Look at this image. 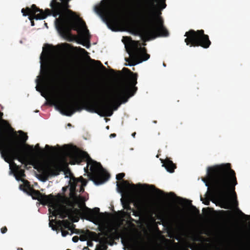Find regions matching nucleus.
Listing matches in <instances>:
<instances>
[{"label": "nucleus", "mask_w": 250, "mask_h": 250, "mask_svg": "<svg viewBox=\"0 0 250 250\" xmlns=\"http://www.w3.org/2000/svg\"><path fill=\"white\" fill-rule=\"evenodd\" d=\"M124 69L128 71L130 75L127 82L118 85L113 91L110 96L113 103L103 101L106 97V91L104 88H100L94 92L95 100L90 102L85 101L83 106L78 102L64 101L56 98L54 99L56 108L62 114L67 116H71L76 111H81L82 109L102 116H111L113 110H116L122 103H126L137 90V87L135 86L137 83V75L127 68H124Z\"/></svg>", "instance_id": "obj_1"}, {"label": "nucleus", "mask_w": 250, "mask_h": 250, "mask_svg": "<svg viewBox=\"0 0 250 250\" xmlns=\"http://www.w3.org/2000/svg\"><path fill=\"white\" fill-rule=\"evenodd\" d=\"M135 0L133 3L137 8V16L143 25L136 28L137 32L141 37L155 39L157 37H167L168 32L164 25V20L161 16V11L167 6L166 0H156L157 4L152 0L147 5L140 9V2Z\"/></svg>", "instance_id": "obj_2"}, {"label": "nucleus", "mask_w": 250, "mask_h": 250, "mask_svg": "<svg viewBox=\"0 0 250 250\" xmlns=\"http://www.w3.org/2000/svg\"><path fill=\"white\" fill-rule=\"evenodd\" d=\"M203 181L208 187L211 196H218L228 200L231 196L234 199L236 207L238 206L235 187L237 181L235 171L231 169L229 163L208 167L207 177Z\"/></svg>", "instance_id": "obj_3"}, {"label": "nucleus", "mask_w": 250, "mask_h": 250, "mask_svg": "<svg viewBox=\"0 0 250 250\" xmlns=\"http://www.w3.org/2000/svg\"><path fill=\"white\" fill-rule=\"evenodd\" d=\"M52 0L50 6L51 8V15L56 18L55 23L57 30L63 36L70 35L71 30L77 31L84 39H89L90 35L85 22L77 16L72 10L69 9V0Z\"/></svg>", "instance_id": "obj_4"}, {"label": "nucleus", "mask_w": 250, "mask_h": 250, "mask_svg": "<svg viewBox=\"0 0 250 250\" xmlns=\"http://www.w3.org/2000/svg\"><path fill=\"white\" fill-rule=\"evenodd\" d=\"M66 156L69 158L71 165L80 164L82 162L86 161L87 170L84 168L85 171L87 172L90 166L91 172L90 179L96 185L102 184L109 178V174L104 171L100 163L93 160L86 152L81 150L76 146L73 149L67 150Z\"/></svg>", "instance_id": "obj_5"}, {"label": "nucleus", "mask_w": 250, "mask_h": 250, "mask_svg": "<svg viewBox=\"0 0 250 250\" xmlns=\"http://www.w3.org/2000/svg\"><path fill=\"white\" fill-rule=\"evenodd\" d=\"M17 137L16 132H15L14 135H3L0 139L1 146H0V151L2 149H4V153L6 155L4 159L8 163L17 159L24 163L27 160L24 146L16 140L15 138Z\"/></svg>", "instance_id": "obj_6"}, {"label": "nucleus", "mask_w": 250, "mask_h": 250, "mask_svg": "<svg viewBox=\"0 0 250 250\" xmlns=\"http://www.w3.org/2000/svg\"><path fill=\"white\" fill-rule=\"evenodd\" d=\"M185 36L187 37L185 39L186 44L190 47L201 46L204 48H208L211 44L208 36L205 34L202 29L197 31L190 29L186 32Z\"/></svg>", "instance_id": "obj_7"}, {"label": "nucleus", "mask_w": 250, "mask_h": 250, "mask_svg": "<svg viewBox=\"0 0 250 250\" xmlns=\"http://www.w3.org/2000/svg\"><path fill=\"white\" fill-rule=\"evenodd\" d=\"M139 43L137 41H133L130 44V50L127 51L129 58L125 59L129 66L135 65L150 58V55L146 52V48L139 47ZM125 65L127 64H125Z\"/></svg>", "instance_id": "obj_8"}, {"label": "nucleus", "mask_w": 250, "mask_h": 250, "mask_svg": "<svg viewBox=\"0 0 250 250\" xmlns=\"http://www.w3.org/2000/svg\"><path fill=\"white\" fill-rule=\"evenodd\" d=\"M21 13L23 16H29L28 19L31 21V26H34V19L43 20L47 16L51 15V10L49 9H45L43 11L42 9L37 7L35 4H32L31 8L26 7L21 9Z\"/></svg>", "instance_id": "obj_9"}, {"label": "nucleus", "mask_w": 250, "mask_h": 250, "mask_svg": "<svg viewBox=\"0 0 250 250\" xmlns=\"http://www.w3.org/2000/svg\"><path fill=\"white\" fill-rule=\"evenodd\" d=\"M38 171L42 173V181L44 182L48 180L50 176H57L60 174L62 168L59 165L56 164H50L48 163L42 164L38 167H34Z\"/></svg>", "instance_id": "obj_10"}, {"label": "nucleus", "mask_w": 250, "mask_h": 250, "mask_svg": "<svg viewBox=\"0 0 250 250\" xmlns=\"http://www.w3.org/2000/svg\"><path fill=\"white\" fill-rule=\"evenodd\" d=\"M61 201L63 203L69 202V200L67 197L58 194L49 205V207L53 210L52 214L54 216L59 215L61 219H64L67 217L68 213L58 204L59 202Z\"/></svg>", "instance_id": "obj_11"}, {"label": "nucleus", "mask_w": 250, "mask_h": 250, "mask_svg": "<svg viewBox=\"0 0 250 250\" xmlns=\"http://www.w3.org/2000/svg\"><path fill=\"white\" fill-rule=\"evenodd\" d=\"M117 186L118 188H121V192H122L123 190H129L130 188V187H131L132 188V189L135 191H137L136 188H137L145 190H150L153 189L155 190L158 193L164 194L163 191L158 188H156L153 185H148L146 184H138L137 185L132 184L130 185L128 181L126 180H123L121 184V186H120L119 184L117 183Z\"/></svg>", "instance_id": "obj_12"}, {"label": "nucleus", "mask_w": 250, "mask_h": 250, "mask_svg": "<svg viewBox=\"0 0 250 250\" xmlns=\"http://www.w3.org/2000/svg\"><path fill=\"white\" fill-rule=\"evenodd\" d=\"M29 194L33 199L38 200L42 205L48 206L56 197L52 194L48 195L42 194L39 190L34 188H31Z\"/></svg>", "instance_id": "obj_13"}, {"label": "nucleus", "mask_w": 250, "mask_h": 250, "mask_svg": "<svg viewBox=\"0 0 250 250\" xmlns=\"http://www.w3.org/2000/svg\"><path fill=\"white\" fill-rule=\"evenodd\" d=\"M79 183H81L80 192H83L84 191L83 187L86 185L87 181L82 176L79 178H76L73 176L70 178L69 181L70 196H72L75 194L76 191V187Z\"/></svg>", "instance_id": "obj_14"}, {"label": "nucleus", "mask_w": 250, "mask_h": 250, "mask_svg": "<svg viewBox=\"0 0 250 250\" xmlns=\"http://www.w3.org/2000/svg\"><path fill=\"white\" fill-rule=\"evenodd\" d=\"M83 208L82 213L84 215V219L91 222H94L98 219V215L101 214L100 212V208H95L93 209L88 208L85 206L84 203H83Z\"/></svg>", "instance_id": "obj_15"}, {"label": "nucleus", "mask_w": 250, "mask_h": 250, "mask_svg": "<svg viewBox=\"0 0 250 250\" xmlns=\"http://www.w3.org/2000/svg\"><path fill=\"white\" fill-rule=\"evenodd\" d=\"M52 81L50 72L48 68L44 70L43 76L41 79L38 78L36 80L37 85L36 86V90L38 91L41 92L44 87L45 84L50 83Z\"/></svg>", "instance_id": "obj_16"}, {"label": "nucleus", "mask_w": 250, "mask_h": 250, "mask_svg": "<svg viewBox=\"0 0 250 250\" xmlns=\"http://www.w3.org/2000/svg\"><path fill=\"white\" fill-rule=\"evenodd\" d=\"M59 226L65 229H68L69 230H71L72 233H78V229H75V225L71 224L68 220H63L62 221L59 220L58 222Z\"/></svg>", "instance_id": "obj_17"}, {"label": "nucleus", "mask_w": 250, "mask_h": 250, "mask_svg": "<svg viewBox=\"0 0 250 250\" xmlns=\"http://www.w3.org/2000/svg\"><path fill=\"white\" fill-rule=\"evenodd\" d=\"M163 166L170 173H173L174 171V169L176 168V165L172 161L167 159L164 161Z\"/></svg>", "instance_id": "obj_18"}, {"label": "nucleus", "mask_w": 250, "mask_h": 250, "mask_svg": "<svg viewBox=\"0 0 250 250\" xmlns=\"http://www.w3.org/2000/svg\"><path fill=\"white\" fill-rule=\"evenodd\" d=\"M121 202L124 209L126 210V211L133 210V208L130 207L131 203V200L129 196H126L125 198L121 199Z\"/></svg>", "instance_id": "obj_19"}, {"label": "nucleus", "mask_w": 250, "mask_h": 250, "mask_svg": "<svg viewBox=\"0 0 250 250\" xmlns=\"http://www.w3.org/2000/svg\"><path fill=\"white\" fill-rule=\"evenodd\" d=\"M83 202L79 204V207L82 209V210L77 208H71L68 209V212L72 215H81L82 218H84V215L82 213L83 210Z\"/></svg>", "instance_id": "obj_20"}, {"label": "nucleus", "mask_w": 250, "mask_h": 250, "mask_svg": "<svg viewBox=\"0 0 250 250\" xmlns=\"http://www.w3.org/2000/svg\"><path fill=\"white\" fill-rule=\"evenodd\" d=\"M99 230L101 231V232L98 233V234L99 238L101 235H104L109 238H112L113 234L111 233V229L107 228L106 227H104V228H100Z\"/></svg>", "instance_id": "obj_21"}, {"label": "nucleus", "mask_w": 250, "mask_h": 250, "mask_svg": "<svg viewBox=\"0 0 250 250\" xmlns=\"http://www.w3.org/2000/svg\"><path fill=\"white\" fill-rule=\"evenodd\" d=\"M12 166L14 167L12 171L13 172H14V173L23 178L25 177L24 170L21 169L20 166L17 165L16 164H15L14 162L13 163Z\"/></svg>", "instance_id": "obj_22"}, {"label": "nucleus", "mask_w": 250, "mask_h": 250, "mask_svg": "<svg viewBox=\"0 0 250 250\" xmlns=\"http://www.w3.org/2000/svg\"><path fill=\"white\" fill-rule=\"evenodd\" d=\"M87 58L88 59L89 62L94 66L99 67L101 69H102L103 70H106V68L103 65V64L100 61L92 59L90 58L89 56H87Z\"/></svg>", "instance_id": "obj_23"}, {"label": "nucleus", "mask_w": 250, "mask_h": 250, "mask_svg": "<svg viewBox=\"0 0 250 250\" xmlns=\"http://www.w3.org/2000/svg\"><path fill=\"white\" fill-rule=\"evenodd\" d=\"M20 134V139L22 144L24 143L28 139V136L26 134H25L24 132L21 130H20L18 131Z\"/></svg>", "instance_id": "obj_24"}, {"label": "nucleus", "mask_w": 250, "mask_h": 250, "mask_svg": "<svg viewBox=\"0 0 250 250\" xmlns=\"http://www.w3.org/2000/svg\"><path fill=\"white\" fill-rule=\"evenodd\" d=\"M14 176L15 177L17 181H21V182H22L23 183V184L25 185V186H27V187L30 186L29 182L27 180L24 179L23 177H21L20 176H19L15 173H14Z\"/></svg>", "instance_id": "obj_25"}, {"label": "nucleus", "mask_w": 250, "mask_h": 250, "mask_svg": "<svg viewBox=\"0 0 250 250\" xmlns=\"http://www.w3.org/2000/svg\"><path fill=\"white\" fill-rule=\"evenodd\" d=\"M45 149L47 151H49L51 154H55L56 153V150L55 147L52 146H50L48 145H46L45 146Z\"/></svg>", "instance_id": "obj_26"}, {"label": "nucleus", "mask_w": 250, "mask_h": 250, "mask_svg": "<svg viewBox=\"0 0 250 250\" xmlns=\"http://www.w3.org/2000/svg\"><path fill=\"white\" fill-rule=\"evenodd\" d=\"M125 215L126 216L127 219L130 220V221H134V220L131 217L130 212L126 211L125 212Z\"/></svg>", "instance_id": "obj_27"}, {"label": "nucleus", "mask_w": 250, "mask_h": 250, "mask_svg": "<svg viewBox=\"0 0 250 250\" xmlns=\"http://www.w3.org/2000/svg\"><path fill=\"white\" fill-rule=\"evenodd\" d=\"M125 176L124 173H120L116 175V179L117 180H121Z\"/></svg>", "instance_id": "obj_28"}, {"label": "nucleus", "mask_w": 250, "mask_h": 250, "mask_svg": "<svg viewBox=\"0 0 250 250\" xmlns=\"http://www.w3.org/2000/svg\"><path fill=\"white\" fill-rule=\"evenodd\" d=\"M36 149H37L40 151V153H43L44 151V150L41 148L40 146V145L39 144H37L35 147Z\"/></svg>", "instance_id": "obj_29"}, {"label": "nucleus", "mask_w": 250, "mask_h": 250, "mask_svg": "<svg viewBox=\"0 0 250 250\" xmlns=\"http://www.w3.org/2000/svg\"><path fill=\"white\" fill-rule=\"evenodd\" d=\"M201 200L203 201V203L206 205H209L210 204V200L206 198L203 200V198L201 196Z\"/></svg>", "instance_id": "obj_30"}, {"label": "nucleus", "mask_w": 250, "mask_h": 250, "mask_svg": "<svg viewBox=\"0 0 250 250\" xmlns=\"http://www.w3.org/2000/svg\"><path fill=\"white\" fill-rule=\"evenodd\" d=\"M107 246L105 245H102L100 246L97 250H107Z\"/></svg>", "instance_id": "obj_31"}, {"label": "nucleus", "mask_w": 250, "mask_h": 250, "mask_svg": "<svg viewBox=\"0 0 250 250\" xmlns=\"http://www.w3.org/2000/svg\"><path fill=\"white\" fill-rule=\"evenodd\" d=\"M61 232H62V235L63 237H65L69 234V232L67 230L62 229Z\"/></svg>", "instance_id": "obj_32"}, {"label": "nucleus", "mask_w": 250, "mask_h": 250, "mask_svg": "<svg viewBox=\"0 0 250 250\" xmlns=\"http://www.w3.org/2000/svg\"><path fill=\"white\" fill-rule=\"evenodd\" d=\"M0 230H1V232L2 233H6V231H7V228L5 226V227H2V228Z\"/></svg>", "instance_id": "obj_33"}, {"label": "nucleus", "mask_w": 250, "mask_h": 250, "mask_svg": "<svg viewBox=\"0 0 250 250\" xmlns=\"http://www.w3.org/2000/svg\"><path fill=\"white\" fill-rule=\"evenodd\" d=\"M79 240V237L78 236H75L73 237V238H72V241L75 243L77 242Z\"/></svg>", "instance_id": "obj_34"}, {"label": "nucleus", "mask_w": 250, "mask_h": 250, "mask_svg": "<svg viewBox=\"0 0 250 250\" xmlns=\"http://www.w3.org/2000/svg\"><path fill=\"white\" fill-rule=\"evenodd\" d=\"M129 212H133V215L135 216H138V213L137 211H136L135 210H134V209H133V210H131L129 211Z\"/></svg>", "instance_id": "obj_35"}, {"label": "nucleus", "mask_w": 250, "mask_h": 250, "mask_svg": "<svg viewBox=\"0 0 250 250\" xmlns=\"http://www.w3.org/2000/svg\"><path fill=\"white\" fill-rule=\"evenodd\" d=\"M79 220V217L78 216H76L75 217H73V221L74 222H77Z\"/></svg>", "instance_id": "obj_36"}, {"label": "nucleus", "mask_w": 250, "mask_h": 250, "mask_svg": "<svg viewBox=\"0 0 250 250\" xmlns=\"http://www.w3.org/2000/svg\"><path fill=\"white\" fill-rule=\"evenodd\" d=\"M168 195L170 196V197H177L176 195L173 192H169L168 193Z\"/></svg>", "instance_id": "obj_37"}, {"label": "nucleus", "mask_w": 250, "mask_h": 250, "mask_svg": "<svg viewBox=\"0 0 250 250\" xmlns=\"http://www.w3.org/2000/svg\"><path fill=\"white\" fill-rule=\"evenodd\" d=\"M239 210V213L243 216H245V217H250V216H248V215H245L244 213H243L241 210Z\"/></svg>", "instance_id": "obj_38"}, {"label": "nucleus", "mask_w": 250, "mask_h": 250, "mask_svg": "<svg viewBox=\"0 0 250 250\" xmlns=\"http://www.w3.org/2000/svg\"><path fill=\"white\" fill-rule=\"evenodd\" d=\"M116 136V134L115 133H112L110 135V138H113Z\"/></svg>", "instance_id": "obj_39"}, {"label": "nucleus", "mask_w": 250, "mask_h": 250, "mask_svg": "<svg viewBox=\"0 0 250 250\" xmlns=\"http://www.w3.org/2000/svg\"><path fill=\"white\" fill-rule=\"evenodd\" d=\"M25 146H27V147H29L31 149V150H33V146H30L29 145H26Z\"/></svg>", "instance_id": "obj_40"}, {"label": "nucleus", "mask_w": 250, "mask_h": 250, "mask_svg": "<svg viewBox=\"0 0 250 250\" xmlns=\"http://www.w3.org/2000/svg\"><path fill=\"white\" fill-rule=\"evenodd\" d=\"M135 135H136V132H134L132 134V136L133 137V138H135Z\"/></svg>", "instance_id": "obj_41"}, {"label": "nucleus", "mask_w": 250, "mask_h": 250, "mask_svg": "<svg viewBox=\"0 0 250 250\" xmlns=\"http://www.w3.org/2000/svg\"><path fill=\"white\" fill-rule=\"evenodd\" d=\"M68 173H69V174L71 173V172H70V170H69V169L67 170V171L65 172V174H67Z\"/></svg>", "instance_id": "obj_42"}, {"label": "nucleus", "mask_w": 250, "mask_h": 250, "mask_svg": "<svg viewBox=\"0 0 250 250\" xmlns=\"http://www.w3.org/2000/svg\"><path fill=\"white\" fill-rule=\"evenodd\" d=\"M245 237L246 238H247V239H249V237L247 235H245Z\"/></svg>", "instance_id": "obj_43"}, {"label": "nucleus", "mask_w": 250, "mask_h": 250, "mask_svg": "<svg viewBox=\"0 0 250 250\" xmlns=\"http://www.w3.org/2000/svg\"><path fill=\"white\" fill-rule=\"evenodd\" d=\"M18 250H23V249H22V248H19L18 249Z\"/></svg>", "instance_id": "obj_44"}, {"label": "nucleus", "mask_w": 250, "mask_h": 250, "mask_svg": "<svg viewBox=\"0 0 250 250\" xmlns=\"http://www.w3.org/2000/svg\"><path fill=\"white\" fill-rule=\"evenodd\" d=\"M41 95H42V96L43 97H45V96H44V95L43 93H42Z\"/></svg>", "instance_id": "obj_45"}, {"label": "nucleus", "mask_w": 250, "mask_h": 250, "mask_svg": "<svg viewBox=\"0 0 250 250\" xmlns=\"http://www.w3.org/2000/svg\"><path fill=\"white\" fill-rule=\"evenodd\" d=\"M83 50L86 53H87V52L84 49H83Z\"/></svg>", "instance_id": "obj_46"}, {"label": "nucleus", "mask_w": 250, "mask_h": 250, "mask_svg": "<svg viewBox=\"0 0 250 250\" xmlns=\"http://www.w3.org/2000/svg\"><path fill=\"white\" fill-rule=\"evenodd\" d=\"M1 154H2V156H3V152H1Z\"/></svg>", "instance_id": "obj_47"}, {"label": "nucleus", "mask_w": 250, "mask_h": 250, "mask_svg": "<svg viewBox=\"0 0 250 250\" xmlns=\"http://www.w3.org/2000/svg\"><path fill=\"white\" fill-rule=\"evenodd\" d=\"M163 65H164V66H166V64H165V63H163Z\"/></svg>", "instance_id": "obj_48"}, {"label": "nucleus", "mask_w": 250, "mask_h": 250, "mask_svg": "<svg viewBox=\"0 0 250 250\" xmlns=\"http://www.w3.org/2000/svg\"><path fill=\"white\" fill-rule=\"evenodd\" d=\"M1 115H2V113L0 112V116H1Z\"/></svg>", "instance_id": "obj_49"}, {"label": "nucleus", "mask_w": 250, "mask_h": 250, "mask_svg": "<svg viewBox=\"0 0 250 250\" xmlns=\"http://www.w3.org/2000/svg\"><path fill=\"white\" fill-rule=\"evenodd\" d=\"M106 128H107V129H108V128H109V126H107L106 127Z\"/></svg>", "instance_id": "obj_50"}, {"label": "nucleus", "mask_w": 250, "mask_h": 250, "mask_svg": "<svg viewBox=\"0 0 250 250\" xmlns=\"http://www.w3.org/2000/svg\"><path fill=\"white\" fill-rule=\"evenodd\" d=\"M68 125H69V126H70V125H71V124H68Z\"/></svg>", "instance_id": "obj_51"}, {"label": "nucleus", "mask_w": 250, "mask_h": 250, "mask_svg": "<svg viewBox=\"0 0 250 250\" xmlns=\"http://www.w3.org/2000/svg\"><path fill=\"white\" fill-rule=\"evenodd\" d=\"M225 208H229V207Z\"/></svg>", "instance_id": "obj_52"}, {"label": "nucleus", "mask_w": 250, "mask_h": 250, "mask_svg": "<svg viewBox=\"0 0 250 250\" xmlns=\"http://www.w3.org/2000/svg\"><path fill=\"white\" fill-rule=\"evenodd\" d=\"M87 250H90L88 248H86Z\"/></svg>", "instance_id": "obj_53"}, {"label": "nucleus", "mask_w": 250, "mask_h": 250, "mask_svg": "<svg viewBox=\"0 0 250 250\" xmlns=\"http://www.w3.org/2000/svg\"><path fill=\"white\" fill-rule=\"evenodd\" d=\"M47 25V23H45V26H46Z\"/></svg>", "instance_id": "obj_54"}, {"label": "nucleus", "mask_w": 250, "mask_h": 250, "mask_svg": "<svg viewBox=\"0 0 250 250\" xmlns=\"http://www.w3.org/2000/svg\"><path fill=\"white\" fill-rule=\"evenodd\" d=\"M47 25V23H45V26H46Z\"/></svg>", "instance_id": "obj_55"}, {"label": "nucleus", "mask_w": 250, "mask_h": 250, "mask_svg": "<svg viewBox=\"0 0 250 250\" xmlns=\"http://www.w3.org/2000/svg\"><path fill=\"white\" fill-rule=\"evenodd\" d=\"M66 250H70V249H67Z\"/></svg>", "instance_id": "obj_56"}, {"label": "nucleus", "mask_w": 250, "mask_h": 250, "mask_svg": "<svg viewBox=\"0 0 250 250\" xmlns=\"http://www.w3.org/2000/svg\"><path fill=\"white\" fill-rule=\"evenodd\" d=\"M108 0V2H109L110 0Z\"/></svg>", "instance_id": "obj_57"}]
</instances>
